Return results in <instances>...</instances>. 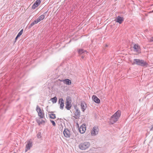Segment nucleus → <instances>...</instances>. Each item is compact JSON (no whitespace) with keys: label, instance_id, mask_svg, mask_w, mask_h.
Here are the masks:
<instances>
[{"label":"nucleus","instance_id":"obj_1","mask_svg":"<svg viewBox=\"0 0 153 153\" xmlns=\"http://www.w3.org/2000/svg\"><path fill=\"white\" fill-rule=\"evenodd\" d=\"M121 112L120 111H117L111 117L110 119V122L112 124H113L117 121L120 117Z\"/></svg>","mask_w":153,"mask_h":153},{"label":"nucleus","instance_id":"obj_2","mask_svg":"<svg viewBox=\"0 0 153 153\" xmlns=\"http://www.w3.org/2000/svg\"><path fill=\"white\" fill-rule=\"evenodd\" d=\"M132 65H137L142 67L147 66L148 64L146 61L142 59H135L132 63Z\"/></svg>","mask_w":153,"mask_h":153},{"label":"nucleus","instance_id":"obj_3","mask_svg":"<svg viewBox=\"0 0 153 153\" xmlns=\"http://www.w3.org/2000/svg\"><path fill=\"white\" fill-rule=\"evenodd\" d=\"M90 146V143L89 142H85L80 144L79 145V147L82 150H85L88 148Z\"/></svg>","mask_w":153,"mask_h":153},{"label":"nucleus","instance_id":"obj_4","mask_svg":"<svg viewBox=\"0 0 153 153\" xmlns=\"http://www.w3.org/2000/svg\"><path fill=\"white\" fill-rule=\"evenodd\" d=\"M36 111L37 112L38 114V116L41 118H43L44 117V114L41 110L40 108L38 105H37Z\"/></svg>","mask_w":153,"mask_h":153},{"label":"nucleus","instance_id":"obj_5","mask_svg":"<svg viewBox=\"0 0 153 153\" xmlns=\"http://www.w3.org/2000/svg\"><path fill=\"white\" fill-rule=\"evenodd\" d=\"M99 129L97 126H94L93 128L91 131V135L94 136L97 134L98 133Z\"/></svg>","mask_w":153,"mask_h":153},{"label":"nucleus","instance_id":"obj_6","mask_svg":"<svg viewBox=\"0 0 153 153\" xmlns=\"http://www.w3.org/2000/svg\"><path fill=\"white\" fill-rule=\"evenodd\" d=\"M63 134L64 136L66 137H69L71 135L70 131L66 128L63 131Z\"/></svg>","mask_w":153,"mask_h":153},{"label":"nucleus","instance_id":"obj_7","mask_svg":"<svg viewBox=\"0 0 153 153\" xmlns=\"http://www.w3.org/2000/svg\"><path fill=\"white\" fill-rule=\"evenodd\" d=\"M32 146V142L31 141H29L27 144L26 145V150L25 152H26L27 150H29L30 148Z\"/></svg>","mask_w":153,"mask_h":153},{"label":"nucleus","instance_id":"obj_8","mask_svg":"<svg viewBox=\"0 0 153 153\" xmlns=\"http://www.w3.org/2000/svg\"><path fill=\"white\" fill-rule=\"evenodd\" d=\"M86 127L85 125L82 124L79 128V132L81 134H83L85 131Z\"/></svg>","mask_w":153,"mask_h":153},{"label":"nucleus","instance_id":"obj_9","mask_svg":"<svg viewBox=\"0 0 153 153\" xmlns=\"http://www.w3.org/2000/svg\"><path fill=\"white\" fill-rule=\"evenodd\" d=\"M40 3V0H37L33 5L32 6V8L33 9H35L39 5Z\"/></svg>","mask_w":153,"mask_h":153},{"label":"nucleus","instance_id":"obj_10","mask_svg":"<svg viewBox=\"0 0 153 153\" xmlns=\"http://www.w3.org/2000/svg\"><path fill=\"white\" fill-rule=\"evenodd\" d=\"M59 80L61 82H63L64 83L67 85H70L71 83V80L68 79H66L63 80L59 79Z\"/></svg>","mask_w":153,"mask_h":153},{"label":"nucleus","instance_id":"obj_11","mask_svg":"<svg viewBox=\"0 0 153 153\" xmlns=\"http://www.w3.org/2000/svg\"><path fill=\"white\" fill-rule=\"evenodd\" d=\"M71 107V102L68 100V97L67 98L66 108L68 110H69Z\"/></svg>","mask_w":153,"mask_h":153},{"label":"nucleus","instance_id":"obj_12","mask_svg":"<svg viewBox=\"0 0 153 153\" xmlns=\"http://www.w3.org/2000/svg\"><path fill=\"white\" fill-rule=\"evenodd\" d=\"M133 48L134 49V51L137 52L140 51V47L137 44H135L133 46Z\"/></svg>","mask_w":153,"mask_h":153},{"label":"nucleus","instance_id":"obj_13","mask_svg":"<svg viewBox=\"0 0 153 153\" xmlns=\"http://www.w3.org/2000/svg\"><path fill=\"white\" fill-rule=\"evenodd\" d=\"M116 22L119 23L120 24H121L123 21V18L122 17H121L120 16H118L116 18Z\"/></svg>","mask_w":153,"mask_h":153},{"label":"nucleus","instance_id":"obj_14","mask_svg":"<svg viewBox=\"0 0 153 153\" xmlns=\"http://www.w3.org/2000/svg\"><path fill=\"white\" fill-rule=\"evenodd\" d=\"M59 103H60V108L61 109H63L64 106V101L63 98H61L59 99Z\"/></svg>","mask_w":153,"mask_h":153},{"label":"nucleus","instance_id":"obj_15","mask_svg":"<svg viewBox=\"0 0 153 153\" xmlns=\"http://www.w3.org/2000/svg\"><path fill=\"white\" fill-rule=\"evenodd\" d=\"M92 98L94 101L96 103H99L100 102V100L97 97L94 95L92 97Z\"/></svg>","mask_w":153,"mask_h":153},{"label":"nucleus","instance_id":"obj_16","mask_svg":"<svg viewBox=\"0 0 153 153\" xmlns=\"http://www.w3.org/2000/svg\"><path fill=\"white\" fill-rule=\"evenodd\" d=\"M81 106L82 109V111L84 112L86 108V105L85 103L82 102L81 104Z\"/></svg>","mask_w":153,"mask_h":153},{"label":"nucleus","instance_id":"obj_17","mask_svg":"<svg viewBox=\"0 0 153 153\" xmlns=\"http://www.w3.org/2000/svg\"><path fill=\"white\" fill-rule=\"evenodd\" d=\"M45 17V16L44 15H40L38 18L36 20L38 22H39L41 20H43Z\"/></svg>","mask_w":153,"mask_h":153},{"label":"nucleus","instance_id":"obj_18","mask_svg":"<svg viewBox=\"0 0 153 153\" xmlns=\"http://www.w3.org/2000/svg\"><path fill=\"white\" fill-rule=\"evenodd\" d=\"M74 114L75 116L77 117H79L80 115V111L78 109H76Z\"/></svg>","mask_w":153,"mask_h":153},{"label":"nucleus","instance_id":"obj_19","mask_svg":"<svg viewBox=\"0 0 153 153\" xmlns=\"http://www.w3.org/2000/svg\"><path fill=\"white\" fill-rule=\"evenodd\" d=\"M87 53V52L86 51L82 49H79L78 51V53L80 54L85 53Z\"/></svg>","mask_w":153,"mask_h":153},{"label":"nucleus","instance_id":"obj_20","mask_svg":"<svg viewBox=\"0 0 153 153\" xmlns=\"http://www.w3.org/2000/svg\"><path fill=\"white\" fill-rule=\"evenodd\" d=\"M36 121L39 125H40L41 124H42L43 123H45V121L43 120H42L41 121L39 120H37Z\"/></svg>","mask_w":153,"mask_h":153},{"label":"nucleus","instance_id":"obj_21","mask_svg":"<svg viewBox=\"0 0 153 153\" xmlns=\"http://www.w3.org/2000/svg\"><path fill=\"white\" fill-rule=\"evenodd\" d=\"M51 100L52 102L53 103H55L57 102V98L56 97H54L52 98L51 99Z\"/></svg>","mask_w":153,"mask_h":153},{"label":"nucleus","instance_id":"obj_22","mask_svg":"<svg viewBox=\"0 0 153 153\" xmlns=\"http://www.w3.org/2000/svg\"><path fill=\"white\" fill-rule=\"evenodd\" d=\"M50 117L52 119H54L56 118V115L52 113L50 114H49Z\"/></svg>","mask_w":153,"mask_h":153},{"label":"nucleus","instance_id":"obj_23","mask_svg":"<svg viewBox=\"0 0 153 153\" xmlns=\"http://www.w3.org/2000/svg\"><path fill=\"white\" fill-rule=\"evenodd\" d=\"M23 29H22L20 30V31L18 34L17 35V37H19L20 36H21L22 34L23 33Z\"/></svg>","mask_w":153,"mask_h":153},{"label":"nucleus","instance_id":"obj_24","mask_svg":"<svg viewBox=\"0 0 153 153\" xmlns=\"http://www.w3.org/2000/svg\"><path fill=\"white\" fill-rule=\"evenodd\" d=\"M37 137L38 138H41L42 137L41 133L39 132L37 134Z\"/></svg>","mask_w":153,"mask_h":153},{"label":"nucleus","instance_id":"obj_25","mask_svg":"<svg viewBox=\"0 0 153 153\" xmlns=\"http://www.w3.org/2000/svg\"><path fill=\"white\" fill-rule=\"evenodd\" d=\"M50 121L51 122V123H52V124L54 126H56V123H55V122L53 120H51Z\"/></svg>","mask_w":153,"mask_h":153},{"label":"nucleus","instance_id":"obj_26","mask_svg":"<svg viewBox=\"0 0 153 153\" xmlns=\"http://www.w3.org/2000/svg\"><path fill=\"white\" fill-rule=\"evenodd\" d=\"M149 42H153V36L151 37L149 39Z\"/></svg>","mask_w":153,"mask_h":153},{"label":"nucleus","instance_id":"obj_27","mask_svg":"<svg viewBox=\"0 0 153 153\" xmlns=\"http://www.w3.org/2000/svg\"><path fill=\"white\" fill-rule=\"evenodd\" d=\"M34 25V24L33 23V22H32L30 24V26H29V27L30 28H31V27H32V26H33V25Z\"/></svg>","mask_w":153,"mask_h":153},{"label":"nucleus","instance_id":"obj_28","mask_svg":"<svg viewBox=\"0 0 153 153\" xmlns=\"http://www.w3.org/2000/svg\"><path fill=\"white\" fill-rule=\"evenodd\" d=\"M33 22V23L34 25L39 22L37 20L34 21Z\"/></svg>","mask_w":153,"mask_h":153},{"label":"nucleus","instance_id":"obj_29","mask_svg":"<svg viewBox=\"0 0 153 153\" xmlns=\"http://www.w3.org/2000/svg\"><path fill=\"white\" fill-rule=\"evenodd\" d=\"M81 58L82 59H83L84 58V56H83V55H82V56H81Z\"/></svg>","mask_w":153,"mask_h":153},{"label":"nucleus","instance_id":"obj_30","mask_svg":"<svg viewBox=\"0 0 153 153\" xmlns=\"http://www.w3.org/2000/svg\"><path fill=\"white\" fill-rule=\"evenodd\" d=\"M18 38V37H17V36H16V38H15V39L16 40Z\"/></svg>","mask_w":153,"mask_h":153},{"label":"nucleus","instance_id":"obj_31","mask_svg":"<svg viewBox=\"0 0 153 153\" xmlns=\"http://www.w3.org/2000/svg\"><path fill=\"white\" fill-rule=\"evenodd\" d=\"M108 45H105V47H108Z\"/></svg>","mask_w":153,"mask_h":153}]
</instances>
